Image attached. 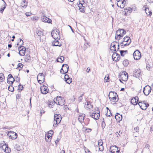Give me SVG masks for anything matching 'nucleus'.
Returning <instances> with one entry per match:
<instances>
[{"label":"nucleus","mask_w":153,"mask_h":153,"mask_svg":"<svg viewBox=\"0 0 153 153\" xmlns=\"http://www.w3.org/2000/svg\"><path fill=\"white\" fill-rule=\"evenodd\" d=\"M62 117L59 114H56L54 115L53 126L55 127L57 126V124L59 123L61 120Z\"/></svg>","instance_id":"obj_1"},{"label":"nucleus","mask_w":153,"mask_h":153,"mask_svg":"<svg viewBox=\"0 0 153 153\" xmlns=\"http://www.w3.org/2000/svg\"><path fill=\"white\" fill-rule=\"evenodd\" d=\"M54 102L57 105H63L65 104L64 99L60 96H57L56 98L54 99Z\"/></svg>","instance_id":"obj_2"},{"label":"nucleus","mask_w":153,"mask_h":153,"mask_svg":"<svg viewBox=\"0 0 153 153\" xmlns=\"http://www.w3.org/2000/svg\"><path fill=\"white\" fill-rule=\"evenodd\" d=\"M59 33L58 30L55 29L51 32L52 36L54 39H59L60 38Z\"/></svg>","instance_id":"obj_3"},{"label":"nucleus","mask_w":153,"mask_h":153,"mask_svg":"<svg viewBox=\"0 0 153 153\" xmlns=\"http://www.w3.org/2000/svg\"><path fill=\"white\" fill-rule=\"evenodd\" d=\"M116 94V93L115 92H113L111 91L109 93L108 97L111 101L113 102H116L118 101V99L115 96Z\"/></svg>","instance_id":"obj_4"},{"label":"nucleus","mask_w":153,"mask_h":153,"mask_svg":"<svg viewBox=\"0 0 153 153\" xmlns=\"http://www.w3.org/2000/svg\"><path fill=\"white\" fill-rule=\"evenodd\" d=\"M111 50L115 51H116V46H117V50L119 49V43L117 42H112L111 44Z\"/></svg>","instance_id":"obj_5"},{"label":"nucleus","mask_w":153,"mask_h":153,"mask_svg":"<svg viewBox=\"0 0 153 153\" xmlns=\"http://www.w3.org/2000/svg\"><path fill=\"white\" fill-rule=\"evenodd\" d=\"M69 68L68 65L66 64L62 65V68L60 70V72L62 74H65L68 72Z\"/></svg>","instance_id":"obj_6"},{"label":"nucleus","mask_w":153,"mask_h":153,"mask_svg":"<svg viewBox=\"0 0 153 153\" xmlns=\"http://www.w3.org/2000/svg\"><path fill=\"white\" fill-rule=\"evenodd\" d=\"M133 55L134 59L136 60L139 59L141 57V53L138 50L135 51Z\"/></svg>","instance_id":"obj_7"},{"label":"nucleus","mask_w":153,"mask_h":153,"mask_svg":"<svg viewBox=\"0 0 153 153\" xmlns=\"http://www.w3.org/2000/svg\"><path fill=\"white\" fill-rule=\"evenodd\" d=\"M37 78L38 82L40 84H41L44 81V76L43 73H39L37 75Z\"/></svg>","instance_id":"obj_8"},{"label":"nucleus","mask_w":153,"mask_h":153,"mask_svg":"<svg viewBox=\"0 0 153 153\" xmlns=\"http://www.w3.org/2000/svg\"><path fill=\"white\" fill-rule=\"evenodd\" d=\"M7 134L10 138L12 140H15L17 138V134L11 131L8 132H7Z\"/></svg>","instance_id":"obj_9"},{"label":"nucleus","mask_w":153,"mask_h":153,"mask_svg":"<svg viewBox=\"0 0 153 153\" xmlns=\"http://www.w3.org/2000/svg\"><path fill=\"white\" fill-rule=\"evenodd\" d=\"M138 105L140 108L143 110H146L149 105V104L144 102H138Z\"/></svg>","instance_id":"obj_10"},{"label":"nucleus","mask_w":153,"mask_h":153,"mask_svg":"<svg viewBox=\"0 0 153 153\" xmlns=\"http://www.w3.org/2000/svg\"><path fill=\"white\" fill-rule=\"evenodd\" d=\"M151 88L149 85H146L144 88L143 92L146 96L148 95L150 93Z\"/></svg>","instance_id":"obj_11"},{"label":"nucleus","mask_w":153,"mask_h":153,"mask_svg":"<svg viewBox=\"0 0 153 153\" xmlns=\"http://www.w3.org/2000/svg\"><path fill=\"white\" fill-rule=\"evenodd\" d=\"M128 77V75L126 71H124L120 76V78L123 81H126L127 80Z\"/></svg>","instance_id":"obj_12"},{"label":"nucleus","mask_w":153,"mask_h":153,"mask_svg":"<svg viewBox=\"0 0 153 153\" xmlns=\"http://www.w3.org/2000/svg\"><path fill=\"white\" fill-rule=\"evenodd\" d=\"M110 151L112 153H118L120 152V149L118 150V147L116 146H111L110 149Z\"/></svg>","instance_id":"obj_13"},{"label":"nucleus","mask_w":153,"mask_h":153,"mask_svg":"<svg viewBox=\"0 0 153 153\" xmlns=\"http://www.w3.org/2000/svg\"><path fill=\"white\" fill-rule=\"evenodd\" d=\"M19 53L20 56H23L25 55L26 48L25 47L20 46L18 48Z\"/></svg>","instance_id":"obj_14"},{"label":"nucleus","mask_w":153,"mask_h":153,"mask_svg":"<svg viewBox=\"0 0 153 153\" xmlns=\"http://www.w3.org/2000/svg\"><path fill=\"white\" fill-rule=\"evenodd\" d=\"M99 113V111L97 112L94 111V112L91 114L90 115L91 117L94 118V119L97 120L99 118L100 116Z\"/></svg>","instance_id":"obj_15"},{"label":"nucleus","mask_w":153,"mask_h":153,"mask_svg":"<svg viewBox=\"0 0 153 153\" xmlns=\"http://www.w3.org/2000/svg\"><path fill=\"white\" fill-rule=\"evenodd\" d=\"M40 90L42 93L45 94L47 93L49 91L48 88L44 85L41 86Z\"/></svg>","instance_id":"obj_16"},{"label":"nucleus","mask_w":153,"mask_h":153,"mask_svg":"<svg viewBox=\"0 0 153 153\" xmlns=\"http://www.w3.org/2000/svg\"><path fill=\"white\" fill-rule=\"evenodd\" d=\"M112 58L114 61H117L120 59V56L116 53H114L112 56Z\"/></svg>","instance_id":"obj_17"},{"label":"nucleus","mask_w":153,"mask_h":153,"mask_svg":"<svg viewBox=\"0 0 153 153\" xmlns=\"http://www.w3.org/2000/svg\"><path fill=\"white\" fill-rule=\"evenodd\" d=\"M42 21L45 22H47L51 23L52 22V20L50 19L47 18L46 16L44 15L42 16L41 18Z\"/></svg>","instance_id":"obj_18"},{"label":"nucleus","mask_w":153,"mask_h":153,"mask_svg":"<svg viewBox=\"0 0 153 153\" xmlns=\"http://www.w3.org/2000/svg\"><path fill=\"white\" fill-rule=\"evenodd\" d=\"M122 37L120 32V29H119L116 32L115 39H116V40H119L120 39H121V37Z\"/></svg>","instance_id":"obj_19"},{"label":"nucleus","mask_w":153,"mask_h":153,"mask_svg":"<svg viewBox=\"0 0 153 153\" xmlns=\"http://www.w3.org/2000/svg\"><path fill=\"white\" fill-rule=\"evenodd\" d=\"M138 97H135L131 99V102L133 105H136L138 102Z\"/></svg>","instance_id":"obj_20"},{"label":"nucleus","mask_w":153,"mask_h":153,"mask_svg":"<svg viewBox=\"0 0 153 153\" xmlns=\"http://www.w3.org/2000/svg\"><path fill=\"white\" fill-rule=\"evenodd\" d=\"M1 148L6 153H9L11 152L10 149L7 146H6V145L3 146Z\"/></svg>","instance_id":"obj_21"},{"label":"nucleus","mask_w":153,"mask_h":153,"mask_svg":"<svg viewBox=\"0 0 153 153\" xmlns=\"http://www.w3.org/2000/svg\"><path fill=\"white\" fill-rule=\"evenodd\" d=\"M54 39L55 40L52 43V45L53 46H60L61 45V44L58 41V39Z\"/></svg>","instance_id":"obj_22"},{"label":"nucleus","mask_w":153,"mask_h":153,"mask_svg":"<svg viewBox=\"0 0 153 153\" xmlns=\"http://www.w3.org/2000/svg\"><path fill=\"white\" fill-rule=\"evenodd\" d=\"M125 0H123L119 2H118L117 3V5L118 7H120L121 8H123L124 7L125 5L124 1Z\"/></svg>","instance_id":"obj_23"},{"label":"nucleus","mask_w":153,"mask_h":153,"mask_svg":"<svg viewBox=\"0 0 153 153\" xmlns=\"http://www.w3.org/2000/svg\"><path fill=\"white\" fill-rule=\"evenodd\" d=\"M141 71L140 69H137L135 70L134 72V76L136 77H139Z\"/></svg>","instance_id":"obj_24"},{"label":"nucleus","mask_w":153,"mask_h":153,"mask_svg":"<svg viewBox=\"0 0 153 153\" xmlns=\"http://www.w3.org/2000/svg\"><path fill=\"white\" fill-rule=\"evenodd\" d=\"M84 107L87 109H90L92 108V105L89 102H87L85 103Z\"/></svg>","instance_id":"obj_25"},{"label":"nucleus","mask_w":153,"mask_h":153,"mask_svg":"<svg viewBox=\"0 0 153 153\" xmlns=\"http://www.w3.org/2000/svg\"><path fill=\"white\" fill-rule=\"evenodd\" d=\"M115 118L116 120L118 121H120L122 119V115L118 113L116 114Z\"/></svg>","instance_id":"obj_26"},{"label":"nucleus","mask_w":153,"mask_h":153,"mask_svg":"<svg viewBox=\"0 0 153 153\" xmlns=\"http://www.w3.org/2000/svg\"><path fill=\"white\" fill-rule=\"evenodd\" d=\"M85 116V115L83 114H80L79 115L78 119L80 123H81L83 122Z\"/></svg>","instance_id":"obj_27"},{"label":"nucleus","mask_w":153,"mask_h":153,"mask_svg":"<svg viewBox=\"0 0 153 153\" xmlns=\"http://www.w3.org/2000/svg\"><path fill=\"white\" fill-rule=\"evenodd\" d=\"M51 136L49 134H47L45 135V139L46 141L48 142L51 141Z\"/></svg>","instance_id":"obj_28"},{"label":"nucleus","mask_w":153,"mask_h":153,"mask_svg":"<svg viewBox=\"0 0 153 153\" xmlns=\"http://www.w3.org/2000/svg\"><path fill=\"white\" fill-rule=\"evenodd\" d=\"M144 8L145 9V12L146 14L149 16H151L152 13V12L150 10H149V9L148 8L144 7L143 8Z\"/></svg>","instance_id":"obj_29"},{"label":"nucleus","mask_w":153,"mask_h":153,"mask_svg":"<svg viewBox=\"0 0 153 153\" xmlns=\"http://www.w3.org/2000/svg\"><path fill=\"white\" fill-rule=\"evenodd\" d=\"M123 41L127 42V44H130L131 41L129 37L128 36H126L123 38Z\"/></svg>","instance_id":"obj_30"},{"label":"nucleus","mask_w":153,"mask_h":153,"mask_svg":"<svg viewBox=\"0 0 153 153\" xmlns=\"http://www.w3.org/2000/svg\"><path fill=\"white\" fill-rule=\"evenodd\" d=\"M21 4L22 7L24 8H26L27 5V3L26 1L25 0H23Z\"/></svg>","instance_id":"obj_31"},{"label":"nucleus","mask_w":153,"mask_h":153,"mask_svg":"<svg viewBox=\"0 0 153 153\" xmlns=\"http://www.w3.org/2000/svg\"><path fill=\"white\" fill-rule=\"evenodd\" d=\"M83 5H85V4L83 3H81L80 2L79 4L78 5V7L80 8V9H82V10H80V11L82 12H83V11H84V9L85 7V6H83Z\"/></svg>","instance_id":"obj_32"},{"label":"nucleus","mask_w":153,"mask_h":153,"mask_svg":"<svg viewBox=\"0 0 153 153\" xmlns=\"http://www.w3.org/2000/svg\"><path fill=\"white\" fill-rule=\"evenodd\" d=\"M30 60V55L29 54H26L25 56V61L26 62H29Z\"/></svg>","instance_id":"obj_33"},{"label":"nucleus","mask_w":153,"mask_h":153,"mask_svg":"<svg viewBox=\"0 0 153 153\" xmlns=\"http://www.w3.org/2000/svg\"><path fill=\"white\" fill-rule=\"evenodd\" d=\"M64 60V57L63 56H61L60 57H59L57 59V61L60 62H62Z\"/></svg>","instance_id":"obj_34"},{"label":"nucleus","mask_w":153,"mask_h":153,"mask_svg":"<svg viewBox=\"0 0 153 153\" xmlns=\"http://www.w3.org/2000/svg\"><path fill=\"white\" fill-rule=\"evenodd\" d=\"M14 79L13 78H11L10 79H7V82L10 84L12 85L13 84V82L14 81Z\"/></svg>","instance_id":"obj_35"},{"label":"nucleus","mask_w":153,"mask_h":153,"mask_svg":"<svg viewBox=\"0 0 153 153\" xmlns=\"http://www.w3.org/2000/svg\"><path fill=\"white\" fill-rule=\"evenodd\" d=\"M4 4L3 5L0 10V12L1 13H2L4 10L5 8V5L6 4L5 2H4Z\"/></svg>","instance_id":"obj_36"},{"label":"nucleus","mask_w":153,"mask_h":153,"mask_svg":"<svg viewBox=\"0 0 153 153\" xmlns=\"http://www.w3.org/2000/svg\"><path fill=\"white\" fill-rule=\"evenodd\" d=\"M120 54L121 56H124L127 53H128V51H120Z\"/></svg>","instance_id":"obj_37"},{"label":"nucleus","mask_w":153,"mask_h":153,"mask_svg":"<svg viewBox=\"0 0 153 153\" xmlns=\"http://www.w3.org/2000/svg\"><path fill=\"white\" fill-rule=\"evenodd\" d=\"M14 148L18 151H20L21 150L20 146L18 144H16L14 146Z\"/></svg>","instance_id":"obj_38"},{"label":"nucleus","mask_w":153,"mask_h":153,"mask_svg":"<svg viewBox=\"0 0 153 153\" xmlns=\"http://www.w3.org/2000/svg\"><path fill=\"white\" fill-rule=\"evenodd\" d=\"M4 80V74L2 73H0V81L2 82Z\"/></svg>","instance_id":"obj_39"},{"label":"nucleus","mask_w":153,"mask_h":153,"mask_svg":"<svg viewBox=\"0 0 153 153\" xmlns=\"http://www.w3.org/2000/svg\"><path fill=\"white\" fill-rule=\"evenodd\" d=\"M8 89L9 91L11 92H13L14 90L13 87L12 85L9 86L8 87Z\"/></svg>","instance_id":"obj_40"},{"label":"nucleus","mask_w":153,"mask_h":153,"mask_svg":"<svg viewBox=\"0 0 153 153\" xmlns=\"http://www.w3.org/2000/svg\"><path fill=\"white\" fill-rule=\"evenodd\" d=\"M55 103L54 102H49V104H48V106L51 108H52V106L53 105V104H54Z\"/></svg>","instance_id":"obj_41"},{"label":"nucleus","mask_w":153,"mask_h":153,"mask_svg":"<svg viewBox=\"0 0 153 153\" xmlns=\"http://www.w3.org/2000/svg\"><path fill=\"white\" fill-rule=\"evenodd\" d=\"M120 32L121 33V35L122 36V37L123 36L126 34V31L124 30V29H120Z\"/></svg>","instance_id":"obj_42"},{"label":"nucleus","mask_w":153,"mask_h":153,"mask_svg":"<svg viewBox=\"0 0 153 153\" xmlns=\"http://www.w3.org/2000/svg\"><path fill=\"white\" fill-rule=\"evenodd\" d=\"M37 34L39 36H42L43 35V33L41 31H37Z\"/></svg>","instance_id":"obj_43"},{"label":"nucleus","mask_w":153,"mask_h":153,"mask_svg":"<svg viewBox=\"0 0 153 153\" xmlns=\"http://www.w3.org/2000/svg\"><path fill=\"white\" fill-rule=\"evenodd\" d=\"M125 12L126 13V12H128L129 13H131V8H125Z\"/></svg>","instance_id":"obj_44"},{"label":"nucleus","mask_w":153,"mask_h":153,"mask_svg":"<svg viewBox=\"0 0 153 153\" xmlns=\"http://www.w3.org/2000/svg\"><path fill=\"white\" fill-rule=\"evenodd\" d=\"M23 41L21 39H20L19 42L17 44V45H20V46H22L23 44Z\"/></svg>","instance_id":"obj_45"},{"label":"nucleus","mask_w":153,"mask_h":153,"mask_svg":"<svg viewBox=\"0 0 153 153\" xmlns=\"http://www.w3.org/2000/svg\"><path fill=\"white\" fill-rule=\"evenodd\" d=\"M65 81L68 84H70L71 82L72 81V79L71 78H70L67 80H66Z\"/></svg>","instance_id":"obj_46"},{"label":"nucleus","mask_w":153,"mask_h":153,"mask_svg":"<svg viewBox=\"0 0 153 153\" xmlns=\"http://www.w3.org/2000/svg\"><path fill=\"white\" fill-rule=\"evenodd\" d=\"M102 140H100L98 141V145L99 146L102 145Z\"/></svg>","instance_id":"obj_47"},{"label":"nucleus","mask_w":153,"mask_h":153,"mask_svg":"<svg viewBox=\"0 0 153 153\" xmlns=\"http://www.w3.org/2000/svg\"><path fill=\"white\" fill-rule=\"evenodd\" d=\"M123 63L124 66H127L128 65V61H124L123 62Z\"/></svg>","instance_id":"obj_48"},{"label":"nucleus","mask_w":153,"mask_h":153,"mask_svg":"<svg viewBox=\"0 0 153 153\" xmlns=\"http://www.w3.org/2000/svg\"><path fill=\"white\" fill-rule=\"evenodd\" d=\"M104 147L103 145L99 146V150L102 151L104 150Z\"/></svg>","instance_id":"obj_49"},{"label":"nucleus","mask_w":153,"mask_h":153,"mask_svg":"<svg viewBox=\"0 0 153 153\" xmlns=\"http://www.w3.org/2000/svg\"><path fill=\"white\" fill-rule=\"evenodd\" d=\"M88 45V43H86L84 44L83 47V49L84 50H85L87 48Z\"/></svg>","instance_id":"obj_50"},{"label":"nucleus","mask_w":153,"mask_h":153,"mask_svg":"<svg viewBox=\"0 0 153 153\" xmlns=\"http://www.w3.org/2000/svg\"><path fill=\"white\" fill-rule=\"evenodd\" d=\"M101 126L102 128H104L105 126V123L104 121H102L101 123Z\"/></svg>","instance_id":"obj_51"},{"label":"nucleus","mask_w":153,"mask_h":153,"mask_svg":"<svg viewBox=\"0 0 153 153\" xmlns=\"http://www.w3.org/2000/svg\"><path fill=\"white\" fill-rule=\"evenodd\" d=\"M109 79V76L108 75H106L104 78V79L106 82H108V80Z\"/></svg>","instance_id":"obj_52"},{"label":"nucleus","mask_w":153,"mask_h":153,"mask_svg":"<svg viewBox=\"0 0 153 153\" xmlns=\"http://www.w3.org/2000/svg\"><path fill=\"white\" fill-rule=\"evenodd\" d=\"M106 115L108 117H110L112 115V114L111 113L110 110H109V112L108 113L107 112L106 114Z\"/></svg>","instance_id":"obj_53"},{"label":"nucleus","mask_w":153,"mask_h":153,"mask_svg":"<svg viewBox=\"0 0 153 153\" xmlns=\"http://www.w3.org/2000/svg\"><path fill=\"white\" fill-rule=\"evenodd\" d=\"M18 67L20 68H22L23 66V65L21 63H19L18 64Z\"/></svg>","instance_id":"obj_54"},{"label":"nucleus","mask_w":153,"mask_h":153,"mask_svg":"<svg viewBox=\"0 0 153 153\" xmlns=\"http://www.w3.org/2000/svg\"><path fill=\"white\" fill-rule=\"evenodd\" d=\"M65 81L66 80H67L68 79L70 78L69 77V76L68 74H65Z\"/></svg>","instance_id":"obj_55"},{"label":"nucleus","mask_w":153,"mask_h":153,"mask_svg":"<svg viewBox=\"0 0 153 153\" xmlns=\"http://www.w3.org/2000/svg\"><path fill=\"white\" fill-rule=\"evenodd\" d=\"M83 95V94H81L79 97V102H80L82 100V95Z\"/></svg>","instance_id":"obj_56"},{"label":"nucleus","mask_w":153,"mask_h":153,"mask_svg":"<svg viewBox=\"0 0 153 153\" xmlns=\"http://www.w3.org/2000/svg\"><path fill=\"white\" fill-rule=\"evenodd\" d=\"M122 44H124V45H126V46H127L129 44H127V42H125L124 41H123L122 42Z\"/></svg>","instance_id":"obj_57"},{"label":"nucleus","mask_w":153,"mask_h":153,"mask_svg":"<svg viewBox=\"0 0 153 153\" xmlns=\"http://www.w3.org/2000/svg\"><path fill=\"white\" fill-rule=\"evenodd\" d=\"M64 109L65 110H68L69 109V108H68V105H64Z\"/></svg>","instance_id":"obj_58"},{"label":"nucleus","mask_w":153,"mask_h":153,"mask_svg":"<svg viewBox=\"0 0 153 153\" xmlns=\"http://www.w3.org/2000/svg\"><path fill=\"white\" fill-rule=\"evenodd\" d=\"M25 14L27 16H29L31 15V13H25Z\"/></svg>","instance_id":"obj_59"},{"label":"nucleus","mask_w":153,"mask_h":153,"mask_svg":"<svg viewBox=\"0 0 153 153\" xmlns=\"http://www.w3.org/2000/svg\"><path fill=\"white\" fill-rule=\"evenodd\" d=\"M53 134V131L51 130L49 131L48 133V134H49L51 136Z\"/></svg>","instance_id":"obj_60"},{"label":"nucleus","mask_w":153,"mask_h":153,"mask_svg":"<svg viewBox=\"0 0 153 153\" xmlns=\"http://www.w3.org/2000/svg\"><path fill=\"white\" fill-rule=\"evenodd\" d=\"M19 90H22L23 88V86L22 85H21L20 84H19Z\"/></svg>","instance_id":"obj_61"},{"label":"nucleus","mask_w":153,"mask_h":153,"mask_svg":"<svg viewBox=\"0 0 153 153\" xmlns=\"http://www.w3.org/2000/svg\"><path fill=\"white\" fill-rule=\"evenodd\" d=\"M13 78L11 74H9L8 76L7 79H10L11 78Z\"/></svg>","instance_id":"obj_62"},{"label":"nucleus","mask_w":153,"mask_h":153,"mask_svg":"<svg viewBox=\"0 0 153 153\" xmlns=\"http://www.w3.org/2000/svg\"><path fill=\"white\" fill-rule=\"evenodd\" d=\"M60 139L59 138H57V139L56 140V141H55V143L57 145V144L58 143V142L60 141Z\"/></svg>","instance_id":"obj_63"},{"label":"nucleus","mask_w":153,"mask_h":153,"mask_svg":"<svg viewBox=\"0 0 153 153\" xmlns=\"http://www.w3.org/2000/svg\"><path fill=\"white\" fill-rule=\"evenodd\" d=\"M134 130L136 132H138L139 131V128L138 127H135L134 128Z\"/></svg>","instance_id":"obj_64"}]
</instances>
